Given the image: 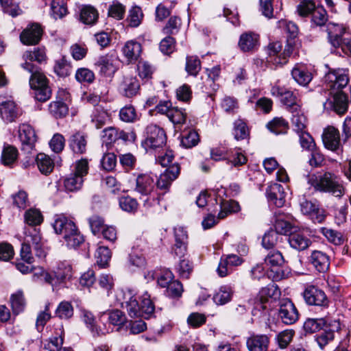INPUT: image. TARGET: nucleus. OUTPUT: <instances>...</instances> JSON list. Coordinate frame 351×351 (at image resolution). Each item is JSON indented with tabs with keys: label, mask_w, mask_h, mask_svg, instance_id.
<instances>
[{
	"label": "nucleus",
	"mask_w": 351,
	"mask_h": 351,
	"mask_svg": "<svg viewBox=\"0 0 351 351\" xmlns=\"http://www.w3.org/2000/svg\"><path fill=\"white\" fill-rule=\"evenodd\" d=\"M307 182L315 191L330 193L339 197L344 194L343 186L337 178L330 172L311 174L308 176Z\"/></svg>",
	"instance_id": "f257e3e1"
},
{
	"label": "nucleus",
	"mask_w": 351,
	"mask_h": 351,
	"mask_svg": "<svg viewBox=\"0 0 351 351\" xmlns=\"http://www.w3.org/2000/svg\"><path fill=\"white\" fill-rule=\"evenodd\" d=\"M32 73L29 78V85L34 91V97L42 102L47 101L51 95V90L49 86V82L46 76L38 69L29 71Z\"/></svg>",
	"instance_id": "f03ea898"
},
{
	"label": "nucleus",
	"mask_w": 351,
	"mask_h": 351,
	"mask_svg": "<svg viewBox=\"0 0 351 351\" xmlns=\"http://www.w3.org/2000/svg\"><path fill=\"white\" fill-rule=\"evenodd\" d=\"M117 300L121 307L127 311L131 317H143L141 305L136 300L134 291L131 289H122L117 295Z\"/></svg>",
	"instance_id": "7ed1b4c3"
},
{
	"label": "nucleus",
	"mask_w": 351,
	"mask_h": 351,
	"mask_svg": "<svg viewBox=\"0 0 351 351\" xmlns=\"http://www.w3.org/2000/svg\"><path fill=\"white\" fill-rule=\"evenodd\" d=\"M52 272L53 275L43 271L45 281L52 286L57 283H64L70 280L73 276L72 267L66 261L58 263Z\"/></svg>",
	"instance_id": "20e7f679"
},
{
	"label": "nucleus",
	"mask_w": 351,
	"mask_h": 351,
	"mask_svg": "<svg viewBox=\"0 0 351 351\" xmlns=\"http://www.w3.org/2000/svg\"><path fill=\"white\" fill-rule=\"evenodd\" d=\"M166 134L165 131L156 125H149L146 128V138L143 142L145 149L162 147L166 143Z\"/></svg>",
	"instance_id": "39448f33"
},
{
	"label": "nucleus",
	"mask_w": 351,
	"mask_h": 351,
	"mask_svg": "<svg viewBox=\"0 0 351 351\" xmlns=\"http://www.w3.org/2000/svg\"><path fill=\"white\" fill-rule=\"evenodd\" d=\"M348 82V71L344 69H330L324 76V82L330 89H342Z\"/></svg>",
	"instance_id": "423d86ee"
},
{
	"label": "nucleus",
	"mask_w": 351,
	"mask_h": 351,
	"mask_svg": "<svg viewBox=\"0 0 351 351\" xmlns=\"http://www.w3.org/2000/svg\"><path fill=\"white\" fill-rule=\"evenodd\" d=\"M271 94L273 96L280 97L282 103L287 106L291 112L301 108L300 99L291 91L278 84L274 85L271 88Z\"/></svg>",
	"instance_id": "0eeeda50"
},
{
	"label": "nucleus",
	"mask_w": 351,
	"mask_h": 351,
	"mask_svg": "<svg viewBox=\"0 0 351 351\" xmlns=\"http://www.w3.org/2000/svg\"><path fill=\"white\" fill-rule=\"evenodd\" d=\"M324 110L334 111L338 114H345L348 108V96L342 91L334 94L331 99H328L324 104Z\"/></svg>",
	"instance_id": "6e6552de"
},
{
	"label": "nucleus",
	"mask_w": 351,
	"mask_h": 351,
	"mask_svg": "<svg viewBox=\"0 0 351 351\" xmlns=\"http://www.w3.org/2000/svg\"><path fill=\"white\" fill-rule=\"evenodd\" d=\"M278 316L284 324L289 325L294 324L298 319L299 314L290 300L283 299L280 302Z\"/></svg>",
	"instance_id": "1a4fd4ad"
},
{
	"label": "nucleus",
	"mask_w": 351,
	"mask_h": 351,
	"mask_svg": "<svg viewBox=\"0 0 351 351\" xmlns=\"http://www.w3.org/2000/svg\"><path fill=\"white\" fill-rule=\"evenodd\" d=\"M23 59L25 62L21 64L22 67L27 71H34V69H38L32 64V62L35 61L40 64L46 62L45 50L43 48L37 47L33 50L26 51L23 55Z\"/></svg>",
	"instance_id": "9d476101"
},
{
	"label": "nucleus",
	"mask_w": 351,
	"mask_h": 351,
	"mask_svg": "<svg viewBox=\"0 0 351 351\" xmlns=\"http://www.w3.org/2000/svg\"><path fill=\"white\" fill-rule=\"evenodd\" d=\"M134 138V134L133 132L126 133L123 130H119L114 127L105 128L102 131L101 140L107 147L120 139L125 142Z\"/></svg>",
	"instance_id": "9b49d317"
},
{
	"label": "nucleus",
	"mask_w": 351,
	"mask_h": 351,
	"mask_svg": "<svg viewBox=\"0 0 351 351\" xmlns=\"http://www.w3.org/2000/svg\"><path fill=\"white\" fill-rule=\"evenodd\" d=\"M300 211L304 215L308 216L314 223H322L325 215L319 205L312 201L303 199L300 202Z\"/></svg>",
	"instance_id": "f8f14e48"
},
{
	"label": "nucleus",
	"mask_w": 351,
	"mask_h": 351,
	"mask_svg": "<svg viewBox=\"0 0 351 351\" xmlns=\"http://www.w3.org/2000/svg\"><path fill=\"white\" fill-rule=\"evenodd\" d=\"M19 138L22 145V149L30 152L36 141V135L33 128L28 124H21L19 128Z\"/></svg>",
	"instance_id": "ddd939ff"
},
{
	"label": "nucleus",
	"mask_w": 351,
	"mask_h": 351,
	"mask_svg": "<svg viewBox=\"0 0 351 351\" xmlns=\"http://www.w3.org/2000/svg\"><path fill=\"white\" fill-rule=\"evenodd\" d=\"M303 296L309 305L326 306L328 304L325 293L314 286L308 287L304 291Z\"/></svg>",
	"instance_id": "4468645a"
},
{
	"label": "nucleus",
	"mask_w": 351,
	"mask_h": 351,
	"mask_svg": "<svg viewBox=\"0 0 351 351\" xmlns=\"http://www.w3.org/2000/svg\"><path fill=\"white\" fill-rule=\"evenodd\" d=\"M260 45V36L253 32L243 33L239 38L238 46L243 52H253Z\"/></svg>",
	"instance_id": "2eb2a0df"
},
{
	"label": "nucleus",
	"mask_w": 351,
	"mask_h": 351,
	"mask_svg": "<svg viewBox=\"0 0 351 351\" xmlns=\"http://www.w3.org/2000/svg\"><path fill=\"white\" fill-rule=\"evenodd\" d=\"M180 172V167L178 163L171 165L160 174L156 182L157 187L162 190H167L171 182L178 177Z\"/></svg>",
	"instance_id": "dca6fc26"
},
{
	"label": "nucleus",
	"mask_w": 351,
	"mask_h": 351,
	"mask_svg": "<svg viewBox=\"0 0 351 351\" xmlns=\"http://www.w3.org/2000/svg\"><path fill=\"white\" fill-rule=\"evenodd\" d=\"M43 30L37 23L27 27L21 34L20 40L26 45H34L38 43L42 36Z\"/></svg>",
	"instance_id": "f3484780"
},
{
	"label": "nucleus",
	"mask_w": 351,
	"mask_h": 351,
	"mask_svg": "<svg viewBox=\"0 0 351 351\" xmlns=\"http://www.w3.org/2000/svg\"><path fill=\"white\" fill-rule=\"evenodd\" d=\"M119 88L123 95L131 98L137 95L140 88V84L136 77L124 76L119 84Z\"/></svg>",
	"instance_id": "a211bd4d"
},
{
	"label": "nucleus",
	"mask_w": 351,
	"mask_h": 351,
	"mask_svg": "<svg viewBox=\"0 0 351 351\" xmlns=\"http://www.w3.org/2000/svg\"><path fill=\"white\" fill-rule=\"evenodd\" d=\"M322 140L326 148L332 151H336L340 145L339 130L333 126H328L324 131Z\"/></svg>",
	"instance_id": "6ab92c4d"
},
{
	"label": "nucleus",
	"mask_w": 351,
	"mask_h": 351,
	"mask_svg": "<svg viewBox=\"0 0 351 351\" xmlns=\"http://www.w3.org/2000/svg\"><path fill=\"white\" fill-rule=\"evenodd\" d=\"M81 317L94 337L105 335L108 333L109 330L105 325L101 326L96 324L95 317L91 312L84 309L82 310Z\"/></svg>",
	"instance_id": "aec40b11"
},
{
	"label": "nucleus",
	"mask_w": 351,
	"mask_h": 351,
	"mask_svg": "<svg viewBox=\"0 0 351 351\" xmlns=\"http://www.w3.org/2000/svg\"><path fill=\"white\" fill-rule=\"evenodd\" d=\"M0 114L7 122L14 121L19 115V110L14 101L6 100L0 101Z\"/></svg>",
	"instance_id": "412c9836"
},
{
	"label": "nucleus",
	"mask_w": 351,
	"mask_h": 351,
	"mask_svg": "<svg viewBox=\"0 0 351 351\" xmlns=\"http://www.w3.org/2000/svg\"><path fill=\"white\" fill-rule=\"evenodd\" d=\"M154 188V180L149 174L141 173L138 175L136 178L135 191L138 193L147 195Z\"/></svg>",
	"instance_id": "4be33fe9"
},
{
	"label": "nucleus",
	"mask_w": 351,
	"mask_h": 351,
	"mask_svg": "<svg viewBox=\"0 0 351 351\" xmlns=\"http://www.w3.org/2000/svg\"><path fill=\"white\" fill-rule=\"evenodd\" d=\"M246 344L250 351H267L269 339L265 335H253L247 338Z\"/></svg>",
	"instance_id": "5701e85b"
},
{
	"label": "nucleus",
	"mask_w": 351,
	"mask_h": 351,
	"mask_svg": "<svg viewBox=\"0 0 351 351\" xmlns=\"http://www.w3.org/2000/svg\"><path fill=\"white\" fill-rule=\"evenodd\" d=\"M53 226L55 232L57 234H62L63 238L68 235L69 232L73 231V229L77 227L72 220L63 215L56 217Z\"/></svg>",
	"instance_id": "b1692460"
},
{
	"label": "nucleus",
	"mask_w": 351,
	"mask_h": 351,
	"mask_svg": "<svg viewBox=\"0 0 351 351\" xmlns=\"http://www.w3.org/2000/svg\"><path fill=\"white\" fill-rule=\"evenodd\" d=\"M142 51L141 45L135 40H129L122 48V52L129 62L136 61Z\"/></svg>",
	"instance_id": "393cba45"
},
{
	"label": "nucleus",
	"mask_w": 351,
	"mask_h": 351,
	"mask_svg": "<svg viewBox=\"0 0 351 351\" xmlns=\"http://www.w3.org/2000/svg\"><path fill=\"white\" fill-rule=\"evenodd\" d=\"M267 195L269 202L280 208L285 203L283 188L280 184H274L267 190Z\"/></svg>",
	"instance_id": "a878e982"
},
{
	"label": "nucleus",
	"mask_w": 351,
	"mask_h": 351,
	"mask_svg": "<svg viewBox=\"0 0 351 351\" xmlns=\"http://www.w3.org/2000/svg\"><path fill=\"white\" fill-rule=\"evenodd\" d=\"M310 261L319 272H324L329 268V258L326 254L321 251H313L310 256Z\"/></svg>",
	"instance_id": "bb28decb"
},
{
	"label": "nucleus",
	"mask_w": 351,
	"mask_h": 351,
	"mask_svg": "<svg viewBox=\"0 0 351 351\" xmlns=\"http://www.w3.org/2000/svg\"><path fill=\"white\" fill-rule=\"evenodd\" d=\"M114 62V59L112 56L106 55L99 58L96 65L99 67L101 73L105 75L110 76L114 74L117 70Z\"/></svg>",
	"instance_id": "cd10ccee"
},
{
	"label": "nucleus",
	"mask_w": 351,
	"mask_h": 351,
	"mask_svg": "<svg viewBox=\"0 0 351 351\" xmlns=\"http://www.w3.org/2000/svg\"><path fill=\"white\" fill-rule=\"evenodd\" d=\"M99 14L91 5H84L80 12V21L84 24L93 25L97 21Z\"/></svg>",
	"instance_id": "c85d7f7f"
},
{
	"label": "nucleus",
	"mask_w": 351,
	"mask_h": 351,
	"mask_svg": "<svg viewBox=\"0 0 351 351\" xmlns=\"http://www.w3.org/2000/svg\"><path fill=\"white\" fill-rule=\"evenodd\" d=\"M327 32L328 41L331 45L338 46V40L344 37L345 29L338 24L329 23L327 25Z\"/></svg>",
	"instance_id": "c756f323"
},
{
	"label": "nucleus",
	"mask_w": 351,
	"mask_h": 351,
	"mask_svg": "<svg viewBox=\"0 0 351 351\" xmlns=\"http://www.w3.org/2000/svg\"><path fill=\"white\" fill-rule=\"evenodd\" d=\"M288 241L291 247L300 251L306 249L311 243L309 239L301 232L291 233Z\"/></svg>",
	"instance_id": "7c9ffc66"
},
{
	"label": "nucleus",
	"mask_w": 351,
	"mask_h": 351,
	"mask_svg": "<svg viewBox=\"0 0 351 351\" xmlns=\"http://www.w3.org/2000/svg\"><path fill=\"white\" fill-rule=\"evenodd\" d=\"M86 136L80 132L72 135L69 140V146L76 154L84 153L86 149Z\"/></svg>",
	"instance_id": "2f4dec72"
},
{
	"label": "nucleus",
	"mask_w": 351,
	"mask_h": 351,
	"mask_svg": "<svg viewBox=\"0 0 351 351\" xmlns=\"http://www.w3.org/2000/svg\"><path fill=\"white\" fill-rule=\"evenodd\" d=\"M233 293L234 290L231 286H221L213 295V300L218 305H223L231 300Z\"/></svg>",
	"instance_id": "473e14b6"
},
{
	"label": "nucleus",
	"mask_w": 351,
	"mask_h": 351,
	"mask_svg": "<svg viewBox=\"0 0 351 351\" xmlns=\"http://www.w3.org/2000/svg\"><path fill=\"white\" fill-rule=\"evenodd\" d=\"M291 75L294 80L302 86H306L312 80L311 74L299 65H296L292 69Z\"/></svg>",
	"instance_id": "72a5a7b5"
},
{
	"label": "nucleus",
	"mask_w": 351,
	"mask_h": 351,
	"mask_svg": "<svg viewBox=\"0 0 351 351\" xmlns=\"http://www.w3.org/2000/svg\"><path fill=\"white\" fill-rule=\"evenodd\" d=\"M10 303L13 313L18 315L25 309L26 302L23 292L19 290L11 295Z\"/></svg>",
	"instance_id": "f704fd0d"
},
{
	"label": "nucleus",
	"mask_w": 351,
	"mask_h": 351,
	"mask_svg": "<svg viewBox=\"0 0 351 351\" xmlns=\"http://www.w3.org/2000/svg\"><path fill=\"white\" fill-rule=\"evenodd\" d=\"M36 163L39 171L45 175L50 173L54 168V162L52 159L43 153L37 155Z\"/></svg>",
	"instance_id": "c9c22d12"
},
{
	"label": "nucleus",
	"mask_w": 351,
	"mask_h": 351,
	"mask_svg": "<svg viewBox=\"0 0 351 351\" xmlns=\"http://www.w3.org/2000/svg\"><path fill=\"white\" fill-rule=\"evenodd\" d=\"M291 112L292 113L291 123L294 127V130L298 133L304 132L306 126L307 119L302 111L301 108L296 110H293Z\"/></svg>",
	"instance_id": "e433bc0d"
},
{
	"label": "nucleus",
	"mask_w": 351,
	"mask_h": 351,
	"mask_svg": "<svg viewBox=\"0 0 351 351\" xmlns=\"http://www.w3.org/2000/svg\"><path fill=\"white\" fill-rule=\"evenodd\" d=\"M292 217H287L286 219L283 216H278L274 223L275 231L280 234H287L293 228V223L289 221Z\"/></svg>",
	"instance_id": "4c0bfd02"
},
{
	"label": "nucleus",
	"mask_w": 351,
	"mask_h": 351,
	"mask_svg": "<svg viewBox=\"0 0 351 351\" xmlns=\"http://www.w3.org/2000/svg\"><path fill=\"white\" fill-rule=\"evenodd\" d=\"M141 308L145 319L149 318L154 311V304L147 292H145L141 297Z\"/></svg>",
	"instance_id": "58836bf2"
},
{
	"label": "nucleus",
	"mask_w": 351,
	"mask_h": 351,
	"mask_svg": "<svg viewBox=\"0 0 351 351\" xmlns=\"http://www.w3.org/2000/svg\"><path fill=\"white\" fill-rule=\"evenodd\" d=\"M267 128L276 134H285L288 129V123L281 117H276L267 124Z\"/></svg>",
	"instance_id": "ea45409f"
},
{
	"label": "nucleus",
	"mask_w": 351,
	"mask_h": 351,
	"mask_svg": "<svg viewBox=\"0 0 351 351\" xmlns=\"http://www.w3.org/2000/svg\"><path fill=\"white\" fill-rule=\"evenodd\" d=\"M68 12L65 0H52L51 3V14L55 19H61Z\"/></svg>",
	"instance_id": "a19ab883"
},
{
	"label": "nucleus",
	"mask_w": 351,
	"mask_h": 351,
	"mask_svg": "<svg viewBox=\"0 0 351 351\" xmlns=\"http://www.w3.org/2000/svg\"><path fill=\"white\" fill-rule=\"evenodd\" d=\"M105 315H108L110 324L114 326H122L126 321V317L124 313L118 309L112 310L109 312L101 313L99 316L100 321L101 319V317Z\"/></svg>",
	"instance_id": "79ce46f5"
},
{
	"label": "nucleus",
	"mask_w": 351,
	"mask_h": 351,
	"mask_svg": "<svg viewBox=\"0 0 351 351\" xmlns=\"http://www.w3.org/2000/svg\"><path fill=\"white\" fill-rule=\"evenodd\" d=\"M108 119V112L101 106L95 108L91 114V121L97 129L101 128Z\"/></svg>",
	"instance_id": "37998d69"
},
{
	"label": "nucleus",
	"mask_w": 351,
	"mask_h": 351,
	"mask_svg": "<svg viewBox=\"0 0 351 351\" xmlns=\"http://www.w3.org/2000/svg\"><path fill=\"white\" fill-rule=\"evenodd\" d=\"M247 161L246 156L243 154L240 148H236L231 151L227 158V163L235 167L245 165Z\"/></svg>",
	"instance_id": "c03bdc74"
},
{
	"label": "nucleus",
	"mask_w": 351,
	"mask_h": 351,
	"mask_svg": "<svg viewBox=\"0 0 351 351\" xmlns=\"http://www.w3.org/2000/svg\"><path fill=\"white\" fill-rule=\"evenodd\" d=\"M95 257L99 267H106L111 258V252L107 247L99 246L96 250Z\"/></svg>",
	"instance_id": "a18cd8bd"
},
{
	"label": "nucleus",
	"mask_w": 351,
	"mask_h": 351,
	"mask_svg": "<svg viewBox=\"0 0 351 351\" xmlns=\"http://www.w3.org/2000/svg\"><path fill=\"white\" fill-rule=\"evenodd\" d=\"M143 18L141 8L137 5H133L128 12L127 21L130 27H138Z\"/></svg>",
	"instance_id": "49530a36"
},
{
	"label": "nucleus",
	"mask_w": 351,
	"mask_h": 351,
	"mask_svg": "<svg viewBox=\"0 0 351 351\" xmlns=\"http://www.w3.org/2000/svg\"><path fill=\"white\" fill-rule=\"evenodd\" d=\"M66 245L70 248H76L80 246L84 241V237L76 227L73 231L69 232L68 235L63 238Z\"/></svg>",
	"instance_id": "de8ad7c7"
},
{
	"label": "nucleus",
	"mask_w": 351,
	"mask_h": 351,
	"mask_svg": "<svg viewBox=\"0 0 351 351\" xmlns=\"http://www.w3.org/2000/svg\"><path fill=\"white\" fill-rule=\"evenodd\" d=\"M187 114L185 110L178 108H172L168 114L169 119L176 126H180L185 123Z\"/></svg>",
	"instance_id": "09e8293b"
},
{
	"label": "nucleus",
	"mask_w": 351,
	"mask_h": 351,
	"mask_svg": "<svg viewBox=\"0 0 351 351\" xmlns=\"http://www.w3.org/2000/svg\"><path fill=\"white\" fill-rule=\"evenodd\" d=\"M60 333H57L58 337H54L51 338L49 342L45 346V349L49 351H60L63 349V351H69L66 348H62L63 344V336L64 331L62 326L59 328Z\"/></svg>",
	"instance_id": "8fccbe9b"
},
{
	"label": "nucleus",
	"mask_w": 351,
	"mask_h": 351,
	"mask_svg": "<svg viewBox=\"0 0 351 351\" xmlns=\"http://www.w3.org/2000/svg\"><path fill=\"white\" fill-rule=\"evenodd\" d=\"M49 112L54 117L61 118L68 113V107L62 101H55L49 105Z\"/></svg>",
	"instance_id": "3c124183"
},
{
	"label": "nucleus",
	"mask_w": 351,
	"mask_h": 351,
	"mask_svg": "<svg viewBox=\"0 0 351 351\" xmlns=\"http://www.w3.org/2000/svg\"><path fill=\"white\" fill-rule=\"evenodd\" d=\"M82 184L83 178L73 173L66 177L64 182V187L69 191L79 190L81 189Z\"/></svg>",
	"instance_id": "603ef678"
},
{
	"label": "nucleus",
	"mask_w": 351,
	"mask_h": 351,
	"mask_svg": "<svg viewBox=\"0 0 351 351\" xmlns=\"http://www.w3.org/2000/svg\"><path fill=\"white\" fill-rule=\"evenodd\" d=\"M233 135L237 141L248 137L249 130L246 123L243 120L237 119L234 122Z\"/></svg>",
	"instance_id": "864d4df0"
},
{
	"label": "nucleus",
	"mask_w": 351,
	"mask_h": 351,
	"mask_svg": "<svg viewBox=\"0 0 351 351\" xmlns=\"http://www.w3.org/2000/svg\"><path fill=\"white\" fill-rule=\"evenodd\" d=\"M325 318H309L304 324V328L308 332H315L327 324Z\"/></svg>",
	"instance_id": "5fc2aeb1"
},
{
	"label": "nucleus",
	"mask_w": 351,
	"mask_h": 351,
	"mask_svg": "<svg viewBox=\"0 0 351 351\" xmlns=\"http://www.w3.org/2000/svg\"><path fill=\"white\" fill-rule=\"evenodd\" d=\"M25 221L29 226H37L42 223L43 215L39 210L30 208L25 213Z\"/></svg>",
	"instance_id": "6e6d98bb"
},
{
	"label": "nucleus",
	"mask_w": 351,
	"mask_h": 351,
	"mask_svg": "<svg viewBox=\"0 0 351 351\" xmlns=\"http://www.w3.org/2000/svg\"><path fill=\"white\" fill-rule=\"evenodd\" d=\"M56 315L60 319H68L73 315V307L69 302H62L56 310Z\"/></svg>",
	"instance_id": "4d7b16f0"
},
{
	"label": "nucleus",
	"mask_w": 351,
	"mask_h": 351,
	"mask_svg": "<svg viewBox=\"0 0 351 351\" xmlns=\"http://www.w3.org/2000/svg\"><path fill=\"white\" fill-rule=\"evenodd\" d=\"M185 69L189 75L196 76L201 69L199 59L197 56H187Z\"/></svg>",
	"instance_id": "13d9d810"
},
{
	"label": "nucleus",
	"mask_w": 351,
	"mask_h": 351,
	"mask_svg": "<svg viewBox=\"0 0 351 351\" xmlns=\"http://www.w3.org/2000/svg\"><path fill=\"white\" fill-rule=\"evenodd\" d=\"M18 151L13 146H7L4 147L2 155L1 161L4 165H10L14 162L17 158Z\"/></svg>",
	"instance_id": "bf43d9fd"
},
{
	"label": "nucleus",
	"mask_w": 351,
	"mask_h": 351,
	"mask_svg": "<svg viewBox=\"0 0 351 351\" xmlns=\"http://www.w3.org/2000/svg\"><path fill=\"white\" fill-rule=\"evenodd\" d=\"M181 26V20L177 16H171L162 29V32L167 36L175 34L178 32Z\"/></svg>",
	"instance_id": "052dcab7"
},
{
	"label": "nucleus",
	"mask_w": 351,
	"mask_h": 351,
	"mask_svg": "<svg viewBox=\"0 0 351 351\" xmlns=\"http://www.w3.org/2000/svg\"><path fill=\"white\" fill-rule=\"evenodd\" d=\"M0 4L4 12L12 17L17 16L22 14V10L19 5L14 3L13 0H0Z\"/></svg>",
	"instance_id": "680f3d73"
},
{
	"label": "nucleus",
	"mask_w": 351,
	"mask_h": 351,
	"mask_svg": "<svg viewBox=\"0 0 351 351\" xmlns=\"http://www.w3.org/2000/svg\"><path fill=\"white\" fill-rule=\"evenodd\" d=\"M119 206L120 208L128 213H134L137 210L138 203L136 200L129 196H124L119 198Z\"/></svg>",
	"instance_id": "e2e57ef3"
},
{
	"label": "nucleus",
	"mask_w": 351,
	"mask_h": 351,
	"mask_svg": "<svg viewBox=\"0 0 351 351\" xmlns=\"http://www.w3.org/2000/svg\"><path fill=\"white\" fill-rule=\"evenodd\" d=\"M280 237V235L275 230H270L264 234L262 245L266 249H271L277 244Z\"/></svg>",
	"instance_id": "0e129e2a"
},
{
	"label": "nucleus",
	"mask_w": 351,
	"mask_h": 351,
	"mask_svg": "<svg viewBox=\"0 0 351 351\" xmlns=\"http://www.w3.org/2000/svg\"><path fill=\"white\" fill-rule=\"evenodd\" d=\"M53 69L58 75L64 77L70 74L71 66L64 58H62L56 60Z\"/></svg>",
	"instance_id": "69168bd1"
},
{
	"label": "nucleus",
	"mask_w": 351,
	"mask_h": 351,
	"mask_svg": "<svg viewBox=\"0 0 351 351\" xmlns=\"http://www.w3.org/2000/svg\"><path fill=\"white\" fill-rule=\"evenodd\" d=\"M125 12V6L117 1H113L108 8V15L117 20L122 19Z\"/></svg>",
	"instance_id": "338daca9"
},
{
	"label": "nucleus",
	"mask_w": 351,
	"mask_h": 351,
	"mask_svg": "<svg viewBox=\"0 0 351 351\" xmlns=\"http://www.w3.org/2000/svg\"><path fill=\"white\" fill-rule=\"evenodd\" d=\"M199 141L198 134L193 130L184 134L181 139V145L185 148H191L197 145Z\"/></svg>",
	"instance_id": "774afa93"
}]
</instances>
